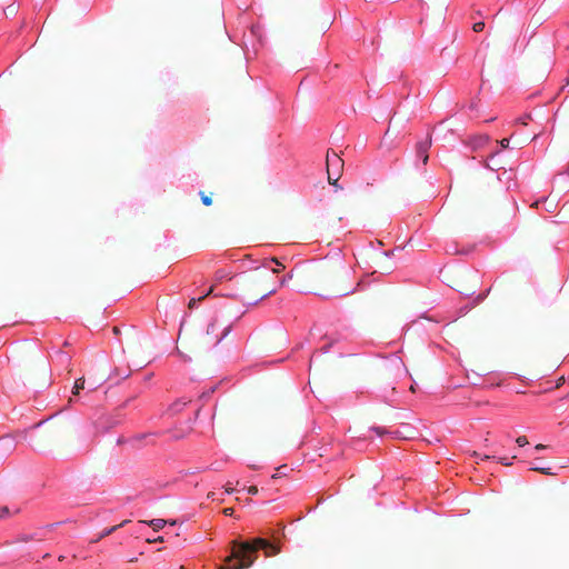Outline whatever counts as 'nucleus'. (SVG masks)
Listing matches in <instances>:
<instances>
[{
  "mask_svg": "<svg viewBox=\"0 0 569 569\" xmlns=\"http://www.w3.org/2000/svg\"><path fill=\"white\" fill-rule=\"evenodd\" d=\"M546 448H547V446H546V445H542V443H539V445H537V446L535 447V449H536V450H538V451H539V450H543V449H546Z\"/></svg>",
  "mask_w": 569,
  "mask_h": 569,
  "instance_id": "c85d7f7f",
  "label": "nucleus"
},
{
  "mask_svg": "<svg viewBox=\"0 0 569 569\" xmlns=\"http://www.w3.org/2000/svg\"><path fill=\"white\" fill-rule=\"evenodd\" d=\"M373 430H375L378 435H380V433H381L379 428H373Z\"/></svg>",
  "mask_w": 569,
  "mask_h": 569,
  "instance_id": "72a5a7b5",
  "label": "nucleus"
},
{
  "mask_svg": "<svg viewBox=\"0 0 569 569\" xmlns=\"http://www.w3.org/2000/svg\"><path fill=\"white\" fill-rule=\"evenodd\" d=\"M217 276H218V278H219V279H222L226 274H224V273H222L221 271H219V272L217 273Z\"/></svg>",
  "mask_w": 569,
  "mask_h": 569,
  "instance_id": "2f4dec72",
  "label": "nucleus"
},
{
  "mask_svg": "<svg viewBox=\"0 0 569 569\" xmlns=\"http://www.w3.org/2000/svg\"><path fill=\"white\" fill-rule=\"evenodd\" d=\"M7 515H9V509H8V507H2V508H1L0 517H1V518H3V517H6Z\"/></svg>",
  "mask_w": 569,
  "mask_h": 569,
  "instance_id": "393cba45",
  "label": "nucleus"
},
{
  "mask_svg": "<svg viewBox=\"0 0 569 569\" xmlns=\"http://www.w3.org/2000/svg\"><path fill=\"white\" fill-rule=\"evenodd\" d=\"M483 29H485V22H482V21L476 22V23L472 26V30H473L475 32H481Z\"/></svg>",
  "mask_w": 569,
  "mask_h": 569,
  "instance_id": "f3484780",
  "label": "nucleus"
},
{
  "mask_svg": "<svg viewBox=\"0 0 569 569\" xmlns=\"http://www.w3.org/2000/svg\"><path fill=\"white\" fill-rule=\"evenodd\" d=\"M200 198L204 206H211L212 204V198L210 194H206L203 191H200Z\"/></svg>",
  "mask_w": 569,
  "mask_h": 569,
  "instance_id": "dca6fc26",
  "label": "nucleus"
},
{
  "mask_svg": "<svg viewBox=\"0 0 569 569\" xmlns=\"http://www.w3.org/2000/svg\"><path fill=\"white\" fill-rule=\"evenodd\" d=\"M263 549L267 557L274 556L279 549L263 538H256L252 541H232V551L224 560L226 565L219 569H246L252 566L257 559V552Z\"/></svg>",
  "mask_w": 569,
  "mask_h": 569,
  "instance_id": "f257e3e1",
  "label": "nucleus"
},
{
  "mask_svg": "<svg viewBox=\"0 0 569 569\" xmlns=\"http://www.w3.org/2000/svg\"><path fill=\"white\" fill-rule=\"evenodd\" d=\"M84 378H79L78 380H76L74 382V386H73V389H72V395H79L80 390L84 388Z\"/></svg>",
  "mask_w": 569,
  "mask_h": 569,
  "instance_id": "ddd939ff",
  "label": "nucleus"
},
{
  "mask_svg": "<svg viewBox=\"0 0 569 569\" xmlns=\"http://www.w3.org/2000/svg\"><path fill=\"white\" fill-rule=\"evenodd\" d=\"M431 143H432L431 136L428 134L426 140L418 142L416 146L417 156L422 159L423 164H426L428 162V159H429L428 150L430 149Z\"/></svg>",
  "mask_w": 569,
  "mask_h": 569,
  "instance_id": "39448f33",
  "label": "nucleus"
},
{
  "mask_svg": "<svg viewBox=\"0 0 569 569\" xmlns=\"http://www.w3.org/2000/svg\"><path fill=\"white\" fill-rule=\"evenodd\" d=\"M530 118H531V117L528 114V116H526L525 118H520L518 121H519L521 124L526 126V124H527V120H529Z\"/></svg>",
  "mask_w": 569,
  "mask_h": 569,
  "instance_id": "a878e982",
  "label": "nucleus"
},
{
  "mask_svg": "<svg viewBox=\"0 0 569 569\" xmlns=\"http://www.w3.org/2000/svg\"><path fill=\"white\" fill-rule=\"evenodd\" d=\"M328 173V182L335 187H338L337 181L339 180L340 172H333L331 169L327 168Z\"/></svg>",
  "mask_w": 569,
  "mask_h": 569,
  "instance_id": "9d476101",
  "label": "nucleus"
},
{
  "mask_svg": "<svg viewBox=\"0 0 569 569\" xmlns=\"http://www.w3.org/2000/svg\"><path fill=\"white\" fill-rule=\"evenodd\" d=\"M337 271L329 266H320L312 269L310 279L322 289H332L335 293L345 296L349 291L345 288H338L337 284Z\"/></svg>",
  "mask_w": 569,
  "mask_h": 569,
  "instance_id": "7ed1b4c3",
  "label": "nucleus"
},
{
  "mask_svg": "<svg viewBox=\"0 0 569 569\" xmlns=\"http://www.w3.org/2000/svg\"><path fill=\"white\" fill-rule=\"evenodd\" d=\"M248 493L249 495H257L258 493V487L256 486H251L248 488Z\"/></svg>",
  "mask_w": 569,
  "mask_h": 569,
  "instance_id": "5701e85b",
  "label": "nucleus"
},
{
  "mask_svg": "<svg viewBox=\"0 0 569 569\" xmlns=\"http://www.w3.org/2000/svg\"><path fill=\"white\" fill-rule=\"evenodd\" d=\"M163 537L162 536H159L157 538H153V539H147V542L149 543H156V542H163Z\"/></svg>",
  "mask_w": 569,
  "mask_h": 569,
  "instance_id": "412c9836",
  "label": "nucleus"
},
{
  "mask_svg": "<svg viewBox=\"0 0 569 569\" xmlns=\"http://www.w3.org/2000/svg\"><path fill=\"white\" fill-rule=\"evenodd\" d=\"M532 471H537L543 475H553L550 467H543V465H535L531 467Z\"/></svg>",
  "mask_w": 569,
  "mask_h": 569,
  "instance_id": "f8f14e48",
  "label": "nucleus"
},
{
  "mask_svg": "<svg viewBox=\"0 0 569 569\" xmlns=\"http://www.w3.org/2000/svg\"><path fill=\"white\" fill-rule=\"evenodd\" d=\"M140 522L150 526L154 531H159L168 523V521L163 519H152L150 521L141 520Z\"/></svg>",
  "mask_w": 569,
  "mask_h": 569,
  "instance_id": "6e6552de",
  "label": "nucleus"
},
{
  "mask_svg": "<svg viewBox=\"0 0 569 569\" xmlns=\"http://www.w3.org/2000/svg\"><path fill=\"white\" fill-rule=\"evenodd\" d=\"M106 380H107V377H103V378L101 379V381L96 382V383H92V385H91V390L97 389V387H98L99 385H101L102 382H104Z\"/></svg>",
  "mask_w": 569,
  "mask_h": 569,
  "instance_id": "b1692460",
  "label": "nucleus"
},
{
  "mask_svg": "<svg viewBox=\"0 0 569 569\" xmlns=\"http://www.w3.org/2000/svg\"><path fill=\"white\" fill-rule=\"evenodd\" d=\"M410 391H412V392H415V391H416V388H415V386H413V385L410 387Z\"/></svg>",
  "mask_w": 569,
  "mask_h": 569,
  "instance_id": "f704fd0d",
  "label": "nucleus"
},
{
  "mask_svg": "<svg viewBox=\"0 0 569 569\" xmlns=\"http://www.w3.org/2000/svg\"><path fill=\"white\" fill-rule=\"evenodd\" d=\"M230 331V326L226 327L221 333L217 332V319H213L207 327L206 338L202 341L203 346L218 345Z\"/></svg>",
  "mask_w": 569,
  "mask_h": 569,
  "instance_id": "20e7f679",
  "label": "nucleus"
},
{
  "mask_svg": "<svg viewBox=\"0 0 569 569\" xmlns=\"http://www.w3.org/2000/svg\"><path fill=\"white\" fill-rule=\"evenodd\" d=\"M212 291H213V288L211 287L206 295H203L199 298L190 299V301L188 303V308L193 309L196 307L197 302L202 301L206 297L210 296L212 293Z\"/></svg>",
  "mask_w": 569,
  "mask_h": 569,
  "instance_id": "9b49d317",
  "label": "nucleus"
},
{
  "mask_svg": "<svg viewBox=\"0 0 569 569\" xmlns=\"http://www.w3.org/2000/svg\"><path fill=\"white\" fill-rule=\"evenodd\" d=\"M116 530H118V527H116V526L103 530L94 541H99L100 539L113 533Z\"/></svg>",
  "mask_w": 569,
  "mask_h": 569,
  "instance_id": "2eb2a0df",
  "label": "nucleus"
},
{
  "mask_svg": "<svg viewBox=\"0 0 569 569\" xmlns=\"http://www.w3.org/2000/svg\"><path fill=\"white\" fill-rule=\"evenodd\" d=\"M471 456L480 458L481 460L495 459V456H489V455L480 456L477 451H472Z\"/></svg>",
  "mask_w": 569,
  "mask_h": 569,
  "instance_id": "aec40b11",
  "label": "nucleus"
},
{
  "mask_svg": "<svg viewBox=\"0 0 569 569\" xmlns=\"http://www.w3.org/2000/svg\"><path fill=\"white\" fill-rule=\"evenodd\" d=\"M129 522H130V520L127 519V520H123L121 523L117 525L116 527H118V529H119V528H122L123 526H126Z\"/></svg>",
  "mask_w": 569,
  "mask_h": 569,
  "instance_id": "c756f323",
  "label": "nucleus"
},
{
  "mask_svg": "<svg viewBox=\"0 0 569 569\" xmlns=\"http://www.w3.org/2000/svg\"><path fill=\"white\" fill-rule=\"evenodd\" d=\"M269 278L270 274L261 267H257L252 272L239 274L236 283L243 301L257 305L260 300L273 295L277 288L270 283Z\"/></svg>",
  "mask_w": 569,
  "mask_h": 569,
  "instance_id": "f03ea898",
  "label": "nucleus"
},
{
  "mask_svg": "<svg viewBox=\"0 0 569 569\" xmlns=\"http://www.w3.org/2000/svg\"><path fill=\"white\" fill-rule=\"evenodd\" d=\"M284 268V264L277 258L266 259L263 261V266L261 267V269H264V271H267V269H270L272 273H278Z\"/></svg>",
  "mask_w": 569,
  "mask_h": 569,
  "instance_id": "0eeeda50",
  "label": "nucleus"
},
{
  "mask_svg": "<svg viewBox=\"0 0 569 569\" xmlns=\"http://www.w3.org/2000/svg\"><path fill=\"white\" fill-rule=\"evenodd\" d=\"M212 497H213V493H212V492H209V493H208V498L210 499V498H212Z\"/></svg>",
  "mask_w": 569,
  "mask_h": 569,
  "instance_id": "e433bc0d",
  "label": "nucleus"
},
{
  "mask_svg": "<svg viewBox=\"0 0 569 569\" xmlns=\"http://www.w3.org/2000/svg\"><path fill=\"white\" fill-rule=\"evenodd\" d=\"M49 557H50V553H48V552L43 555V559L49 558Z\"/></svg>",
  "mask_w": 569,
  "mask_h": 569,
  "instance_id": "c9c22d12",
  "label": "nucleus"
},
{
  "mask_svg": "<svg viewBox=\"0 0 569 569\" xmlns=\"http://www.w3.org/2000/svg\"><path fill=\"white\" fill-rule=\"evenodd\" d=\"M112 331H113L114 335H119L120 333V328L116 326V327L112 328Z\"/></svg>",
  "mask_w": 569,
  "mask_h": 569,
  "instance_id": "7c9ffc66",
  "label": "nucleus"
},
{
  "mask_svg": "<svg viewBox=\"0 0 569 569\" xmlns=\"http://www.w3.org/2000/svg\"><path fill=\"white\" fill-rule=\"evenodd\" d=\"M223 513H224L226 516H232V515H233V509H232V508H226V509L223 510Z\"/></svg>",
  "mask_w": 569,
  "mask_h": 569,
  "instance_id": "cd10ccee",
  "label": "nucleus"
},
{
  "mask_svg": "<svg viewBox=\"0 0 569 569\" xmlns=\"http://www.w3.org/2000/svg\"><path fill=\"white\" fill-rule=\"evenodd\" d=\"M499 461L505 465V466H511V461H509L508 459L506 458H500Z\"/></svg>",
  "mask_w": 569,
  "mask_h": 569,
  "instance_id": "bb28decb",
  "label": "nucleus"
},
{
  "mask_svg": "<svg viewBox=\"0 0 569 569\" xmlns=\"http://www.w3.org/2000/svg\"><path fill=\"white\" fill-rule=\"evenodd\" d=\"M233 491V489L231 487H226V492L227 493H231Z\"/></svg>",
  "mask_w": 569,
  "mask_h": 569,
  "instance_id": "473e14b6",
  "label": "nucleus"
},
{
  "mask_svg": "<svg viewBox=\"0 0 569 569\" xmlns=\"http://www.w3.org/2000/svg\"><path fill=\"white\" fill-rule=\"evenodd\" d=\"M343 161L342 159L335 152V151H328L327 152V168L336 170V172H340V168L342 167Z\"/></svg>",
  "mask_w": 569,
  "mask_h": 569,
  "instance_id": "423d86ee",
  "label": "nucleus"
},
{
  "mask_svg": "<svg viewBox=\"0 0 569 569\" xmlns=\"http://www.w3.org/2000/svg\"><path fill=\"white\" fill-rule=\"evenodd\" d=\"M187 405L186 401H176L174 403H172L169 408V410L172 412V413H177L179 411L182 410V408Z\"/></svg>",
  "mask_w": 569,
  "mask_h": 569,
  "instance_id": "4468645a",
  "label": "nucleus"
},
{
  "mask_svg": "<svg viewBox=\"0 0 569 569\" xmlns=\"http://www.w3.org/2000/svg\"><path fill=\"white\" fill-rule=\"evenodd\" d=\"M293 278V271L291 270L287 276H284L281 280L279 286H284L289 280Z\"/></svg>",
  "mask_w": 569,
  "mask_h": 569,
  "instance_id": "a211bd4d",
  "label": "nucleus"
},
{
  "mask_svg": "<svg viewBox=\"0 0 569 569\" xmlns=\"http://www.w3.org/2000/svg\"><path fill=\"white\" fill-rule=\"evenodd\" d=\"M502 149H507L509 147V139L505 138L499 141Z\"/></svg>",
  "mask_w": 569,
  "mask_h": 569,
  "instance_id": "4be33fe9",
  "label": "nucleus"
},
{
  "mask_svg": "<svg viewBox=\"0 0 569 569\" xmlns=\"http://www.w3.org/2000/svg\"><path fill=\"white\" fill-rule=\"evenodd\" d=\"M42 540L43 539L37 532L31 533V535L23 533L17 538V541H20V542L42 541Z\"/></svg>",
  "mask_w": 569,
  "mask_h": 569,
  "instance_id": "1a4fd4ad",
  "label": "nucleus"
},
{
  "mask_svg": "<svg viewBox=\"0 0 569 569\" xmlns=\"http://www.w3.org/2000/svg\"><path fill=\"white\" fill-rule=\"evenodd\" d=\"M516 442H517V443H518V446H520V447H523V446H526V445H528V443H529V442H528V439H527V437H526V436H520V437H518V438L516 439Z\"/></svg>",
  "mask_w": 569,
  "mask_h": 569,
  "instance_id": "6ab92c4d",
  "label": "nucleus"
}]
</instances>
